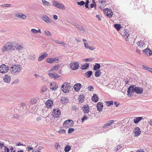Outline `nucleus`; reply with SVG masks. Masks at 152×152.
<instances>
[{"label": "nucleus", "mask_w": 152, "mask_h": 152, "mask_svg": "<svg viewBox=\"0 0 152 152\" xmlns=\"http://www.w3.org/2000/svg\"><path fill=\"white\" fill-rule=\"evenodd\" d=\"M143 88L136 86L135 85H130L128 88L127 90V95L129 97L133 96V93L135 92L137 94H141L143 92Z\"/></svg>", "instance_id": "1"}, {"label": "nucleus", "mask_w": 152, "mask_h": 152, "mask_svg": "<svg viewBox=\"0 0 152 152\" xmlns=\"http://www.w3.org/2000/svg\"><path fill=\"white\" fill-rule=\"evenodd\" d=\"M22 66L18 64L14 65L10 68V71L13 74H18L21 71Z\"/></svg>", "instance_id": "2"}, {"label": "nucleus", "mask_w": 152, "mask_h": 152, "mask_svg": "<svg viewBox=\"0 0 152 152\" xmlns=\"http://www.w3.org/2000/svg\"><path fill=\"white\" fill-rule=\"evenodd\" d=\"M69 84L67 82H64L61 86V90L64 93L69 92L71 88Z\"/></svg>", "instance_id": "3"}, {"label": "nucleus", "mask_w": 152, "mask_h": 152, "mask_svg": "<svg viewBox=\"0 0 152 152\" xmlns=\"http://www.w3.org/2000/svg\"><path fill=\"white\" fill-rule=\"evenodd\" d=\"M74 122L72 120L68 119L64 121L63 126L66 128H68L72 126Z\"/></svg>", "instance_id": "4"}, {"label": "nucleus", "mask_w": 152, "mask_h": 152, "mask_svg": "<svg viewBox=\"0 0 152 152\" xmlns=\"http://www.w3.org/2000/svg\"><path fill=\"white\" fill-rule=\"evenodd\" d=\"M53 5V6L59 9H65L64 6L62 3H59L55 0L52 1Z\"/></svg>", "instance_id": "5"}, {"label": "nucleus", "mask_w": 152, "mask_h": 152, "mask_svg": "<svg viewBox=\"0 0 152 152\" xmlns=\"http://www.w3.org/2000/svg\"><path fill=\"white\" fill-rule=\"evenodd\" d=\"M70 67L73 70H75L79 68V64L78 62H72L70 64Z\"/></svg>", "instance_id": "6"}, {"label": "nucleus", "mask_w": 152, "mask_h": 152, "mask_svg": "<svg viewBox=\"0 0 152 152\" xmlns=\"http://www.w3.org/2000/svg\"><path fill=\"white\" fill-rule=\"evenodd\" d=\"M114 122V120H111L108 121V123L104 125L102 127V129L103 131V132H106L108 131L110 129L107 130H105V129H108L109 128V126H110ZM111 128L110 129H111Z\"/></svg>", "instance_id": "7"}, {"label": "nucleus", "mask_w": 152, "mask_h": 152, "mask_svg": "<svg viewBox=\"0 0 152 152\" xmlns=\"http://www.w3.org/2000/svg\"><path fill=\"white\" fill-rule=\"evenodd\" d=\"M61 114V111L59 109L56 108L53 110V116L54 118H58L60 116Z\"/></svg>", "instance_id": "8"}, {"label": "nucleus", "mask_w": 152, "mask_h": 152, "mask_svg": "<svg viewBox=\"0 0 152 152\" xmlns=\"http://www.w3.org/2000/svg\"><path fill=\"white\" fill-rule=\"evenodd\" d=\"M9 70V67L5 64H2L0 66V72L4 73L7 72Z\"/></svg>", "instance_id": "9"}, {"label": "nucleus", "mask_w": 152, "mask_h": 152, "mask_svg": "<svg viewBox=\"0 0 152 152\" xmlns=\"http://www.w3.org/2000/svg\"><path fill=\"white\" fill-rule=\"evenodd\" d=\"M49 87L50 89L55 91L58 88V85L57 83L53 82L50 83Z\"/></svg>", "instance_id": "10"}, {"label": "nucleus", "mask_w": 152, "mask_h": 152, "mask_svg": "<svg viewBox=\"0 0 152 152\" xmlns=\"http://www.w3.org/2000/svg\"><path fill=\"white\" fill-rule=\"evenodd\" d=\"M133 132L135 134L134 136L135 137H137L140 135L141 133V131L140 130V129L138 127H137L134 129Z\"/></svg>", "instance_id": "11"}, {"label": "nucleus", "mask_w": 152, "mask_h": 152, "mask_svg": "<svg viewBox=\"0 0 152 152\" xmlns=\"http://www.w3.org/2000/svg\"><path fill=\"white\" fill-rule=\"evenodd\" d=\"M14 15L15 17L23 19H25L26 18V15L20 13H15Z\"/></svg>", "instance_id": "12"}, {"label": "nucleus", "mask_w": 152, "mask_h": 152, "mask_svg": "<svg viewBox=\"0 0 152 152\" xmlns=\"http://www.w3.org/2000/svg\"><path fill=\"white\" fill-rule=\"evenodd\" d=\"M42 18L47 23H51L52 22V20L46 15L43 16Z\"/></svg>", "instance_id": "13"}, {"label": "nucleus", "mask_w": 152, "mask_h": 152, "mask_svg": "<svg viewBox=\"0 0 152 152\" xmlns=\"http://www.w3.org/2000/svg\"><path fill=\"white\" fill-rule=\"evenodd\" d=\"M46 107L48 108H50L53 105V101L50 99H48L46 102Z\"/></svg>", "instance_id": "14"}, {"label": "nucleus", "mask_w": 152, "mask_h": 152, "mask_svg": "<svg viewBox=\"0 0 152 152\" xmlns=\"http://www.w3.org/2000/svg\"><path fill=\"white\" fill-rule=\"evenodd\" d=\"M7 47L8 50H10L11 49L15 50V49L14 48V44L15 43L13 42H9L7 44Z\"/></svg>", "instance_id": "15"}, {"label": "nucleus", "mask_w": 152, "mask_h": 152, "mask_svg": "<svg viewBox=\"0 0 152 152\" xmlns=\"http://www.w3.org/2000/svg\"><path fill=\"white\" fill-rule=\"evenodd\" d=\"M48 75L50 77L53 78L55 79L60 77L59 75L55 73H49Z\"/></svg>", "instance_id": "16"}, {"label": "nucleus", "mask_w": 152, "mask_h": 152, "mask_svg": "<svg viewBox=\"0 0 152 152\" xmlns=\"http://www.w3.org/2000/svg\"><path fill=\"white\" fill-rule=\"evenodd\" d=\"M103 107V104L100 102H98L96 105L97 110L99 111H101Z\"/></svg>", "instance_id": "17"}, {"label": "nucleus", "mask_w": 152, "mask_h": 152, "mask_svg": "<svg viewBox=\"0 0 152 152\" xmlns=\"http://www.w3.org/2000/svg\"><path fill=\"white\" fill-rule=\"evenodd\" d=\"M105 13H107V15L109 17H111L113 15V13L112 11L110 9L108 8L106 9V10H104Z\"/></svg>", "instance_id": "18"}, {"label": "nucleus", "mask_w": 152, "mask_h": 152, "mask_svg": "<svg viewBox=\"0 0 152 152\" xmlns=\"http://www.w3.org/2000/svg\"><path fill=\"white\" fill-rule=\"evenodd\" d=\"M3 80L5 82L9 83L11 80V77L9 75H6L3 77Z\"/></svg>", "instance_id": "19"}, {"label": "nucleus", "mask_w": 152, "mask_h": 152, "mask_svg": "<svg viewBox=\"0 0 152 152\" xmlns=\"http://www.w3.org/2000/svg\"><path fill=\"white\" fill-rule=\"evenodd\" d=\"M81 85L80 83H77L74 86V89L76 91H78L80 89Z\"/></svg>", "instance_id": "20"}, {"label": "nucleus", "mask_w": 152, "mask_h": 152, "mask_svg": "<svg viewBox=\"0 0 152 152\" xmlns=\"http://www.w3.org/2000/svg\"><path fill=\"white\" fill-rule=\"evenodd\" d=\"M83 110L84 113H88L89 111L88 105H84L83 107Z\"/></svg>", "instance_id": "21"}, {"label": "nucleus", "mask_w": 152, "mask_h": 152, "mask_svg": "<svg viewBox=\"0 0 152 152\" xmlns=\"http://www.w3.org/2000/svg\"><path fill=\"white\" fill-rule=\"evenodd\" d=\"M47 56L48 54L46 53H44V54L39 56L38 58V61H41Z\"/></svg>", "instance_id": "22"}, {"label": "nucleus", "mask_w": 152, "mask_h": 152, "mask_svg": "<svg viewBox=\"0 0 152 152\" xmlns=\"http://www.w3.org/2000/svg\"><path fill=\"white\" fill-rule=\"evenodd\" d=\"M98 97L96 94H94L92 98V100L95 102H96L98 101Z\"/></svg>", "instance_id": "23"}, {"label": "nucleus", "mask_w": 152, "mask_h": 152, "mask_svg": "<svg viewBox=\"0 0 152 152\" xmlns=\"http://www.w3.org/2000/svg\"><path fill=\"white\" fill-rule=\"evenodd\" d=\"M143 52L147 55L150 56L152 55V52L149 49H146L143 50Z\"/></svg>", "instance_id": "24"}, {"label": "nucleus", "mask_w": 152, "mask_h": 152, "mask_svg": "<svg viewBox=\"0 0 152 152\" xmlns=\"http://www.w3.org/2000/svg\"><path fill=\"white\" fill-rule=\"evenodd\" d=\"M142 117H136L135 119H134V122L135 124L138 123L142 119Z\"/></svg>", "instance_id": "25"}, {"label": "nucleus", "mask_w": 152, "mask_h": 152, "mask_svg": "<svg viewBox=\"0 0 152 152\" xmlns=\"http://www.w3.org/2000/svg\"><path fill=\"white\" fill-rule=\"evenodd\" d=\"M89 66V64L88 63H85V64H81V69H82L84 70L87 69Z\"/></svg>", "instance_id": "26"}, {"label": "nucleus", "mask_w": 152, "mask_h": 152, "mask_svg": "<svg viewBox=\"0 0 152 152\" xmlns=\"http://www.w3.org/2000/svg\"><path fill=\"white\" fill-rule=\"evenodd\" d=\"M61 101L63 104H66L68 102V98L66 97H63L62 99L61 100Z\"/></svg>", "instance_id": "27"}, {"label": "nucleus", "mask_w": 152, "mask_h": 152, "mask_svg": "<svg viewBox=\"0 0 152 152\" xmlns=\"http://www.w3.org/2000/svg\"><path fill=\"white\" fill-rule=\"evenodd\" d=\"M59 66L58 65L54 66H53L49 70L50 72H53L55 70H57L59 68Z\"/></svg>", "instance_id": "28"}, {"label": "nucleus", "mask_w": 152, "mask_h": 152, "mask_svg": "<svg viewBox=\"0 0 152 152\" xmlns=\"http://www.w3.org/2000/svg\"><path fill=\"white\" fill-rule=\"evenodd\" d=\"M101 67L100 65L99 64L96 63L95 65L94 66V69L95 70H97L99 69Z\"/></svg>", "instance_id": "29"}, {"label": "nucleus", "mask_w": 152, "mask_h": 152, "mask_svg": "<svg viewBox=\"0 0 152 152\" xmlns=\"http://www.w3.org/2000/svg\"><path fill=\"white\" fill-rule=\"evenodd\" d=\"M137 45L138 46H140V48L143 47L145 46V43L143 41H139L137 43Z\"/></svg>", "instance_id": "30"}, {"label": "nucleus", "mask_w": 152, "mask_h": 152, "mask_svg": "<svg viewBox=\"0 0 152 152\" xmlns=\"http://www.w3.org/2000/svg\"><path fill=\"white\" fill-rule=\"evenodd\" d=\"M92 72L91 71H89L86 72L85 75L87 76V77L89 78L90 77L92 74Z\"/></svg>", "instance_id": "31"}, {"label": "nucleus", "mask_w": 152, "mask_h": 152, "mask_svg": "<svg viewBox=\"0 0 152 152\" xmlns=\"http://www.w3.org/2000/svg\"><path fill=\"white\" fill-rule=\"evenodd\" d=\"M101 74V72L100 70H96L95 72V76L96 77H98L100 76Z\"/></svg>", "instance_id": "32"}, {"label": "nucleus", "mask_w": 152, "mask_h": 152, "mask_svg": "<svg viewBox=\"0 0 152 152\" xmlns=\"http://www.w3.org/2000/svg\"><path fill=\"white\" fill-rule=\"evenodd\" d=\"M23 48V47L21 45H18L16 46H15L14 47V48L15 49H16L18 51H19Z\"/></svg>", "instance_id": "33"}, {"label": "nucleus", "mask_w": 152, "mask_h": 152, "mask_svg": "<svg viewBox=\"0 0 152 152\" xmlns=\"http://www.w3.org/2000/svg\"><path fill=\"white\" fill-rule=\"evenodd\" d=\"M71 149V147L69 145H67L64 148V151L65 152H69Z\"/></svg>", "instance_id": "34"}, {"label": "nucleus", "mask_w": 152, "mask_h": 152, "mask_svg": "<svg viewBox=\"0 0 152 152\" xmlns=\"http://www.w3.org/2000/svg\"><path fill=\"white\" fill-rule=\"evenodd\" d=\"M84 98L85 97L84 96L82 95L80 96L79 97V102L80 103H82L84 100Z\"/></svg>", "instance_id": "35"}, {"label": "nucleus", "mask_w": 152, "mask_h": 152, "mask_svg": "<svg viewBox=\"0 0 152 152\" xmlns=\"http://www.w3.org/2000/svg\"><path fill=\"white\" fill-rule=\"evenodd\" d=\"M53 41H54L56 43L61 44L63 45H66V44L63 42L60 41L59 40H53Z\"/></svg>", "instance_id": "36"}, {"label": "nucleus", "mask_w": 152, "mask_h": 152, "mask_svg": "<svg viewBox=\"0 0 152 152\" xmlns=\"http://www.w3.org/2000/svg\"><path fill=\"white\" fill-rule=\"evenodd\" d=\"M42 2L44 5L49 6L50 5V3L45 0H42Z\"/></svg>", "instance_id": "37"}, {"label": "nucleus", "mask_w": 152, "mask_h": 152, "mask_svg": "<svg viewBox=\"0 0 152 152\" xmlns=\"http://www.w3.org/2000/svg\"><path fill=\"white\" fill-rule=\"evenodd\" d=\"M44 33L45 35L48 36H52V34L50 33V32L48 30H45L44 31Z\"/></svg>", "instance_id": "38"}, {"label": "nucleus", "mask_w": 152, "mask_h": 152, "mask_svg": "<svg viewBox=\"0 0 152 152\" xmlns=\"http://www.w3.org/2000/svg\"><path fill=\"white\" fill-rule=\"evenodd\" d=\"M114 27L118 31H119L121 28V26L119 24H115L114 25Z\"/></svg>", "instance_id": "39"}, {"label": "nucleus", "mask_w": 152, "mask_h": 152, "mask_svg": "<svg viewBox=\"0 0 152 152\" xmlns=\"http://www.w3.org/2000/svg\"><path fill=\"white\" fill-rule=\"evenodd\" d=\"M46 62L48 63L52 64L53 63V58H49L46 59Z\"/></svg>", "instance_id": "40"}, {"label": "nucleus", "mask_w": 152, "mask_h": 152, "mask_svg": "<svg viewBox=\"0 0 152 152\" xmlns=\"http://www.w3.org/2000/svg\"><path fill=\"white\" fill-rule=\"evenodd\" d=\"M76 26L77 28H78V29L80 31H83L84 30V29L83 27L78 24L76 25Z\"/></svg>", "instance_id": "41"}, {"label": "nucleus", "mask_w": 152, "mask_h": 152, "mask_svg": "<svg viewBox=\"0 0 152 152\" xmlns=\"http://www.w3.org/2000/svg\"><path fill=\"white\" fill-rule=\"evenodd\" d=\"M46 91L47 89L46 87L45 86H44L42 88L41 91L40 92L41 93H43L44 92H45Z\"/></svg>", "instance_id": "42"}, {"label": "nucleus", "mask_w": 152, "mask_h": 152, "mask_svg": "<svg viewBox=\"0 0 152 152\" xmlns=\"http://www.w3.org/2000/svg\"><path fill=\"white\" fill-rule=\"evenodd\" d=\"M30 102L32 104H34L36 102L37 100L36 99L33 98L30 100Z\"/></svg>", "instance_id": "43"}, {"label": "nucleus", "mask_w": 152, "mask_h": 152, "mask_svg": "<svg viewBox=\"0 0 152 152\" xmlns=\"http://www.w3.org/2000/svg\"><path fill=\"white\" fill-rule=\"evenodd\" d=\"M106 103L107 105V106L108 107H109L111 105H113V101H107L106 102Z\"/></svg>", "instance_id": "44"}, {"label": "nucleus", "mask_w": 152, "mask_h": 152, "mask_svg": "<svg viewBox=\"0 0 152 152\" xmlns=\"http://www.w3.org/2000/svg\"><path fill=\"white\" fill-rule=\"evenodd\" d=\"M75 130L73 128H69L68 129V133L69 134H70L73 132Z\"/></svg>", "instance_id": "45"}, {"label": "nucleus", "mask_w": 152, "mask_h": 152, "mask_svg": "<svg viewBox=\"0 0 152 152\" xmlns=\"http://www.w3.org/2000/svg\"><path fill=\"white\" fill-rule=\"evenodd\" d=\"M11 6V4H2L1 5V7H10Z\"/></svg>", "instance_id": "46"}, {"label": "nucleus", "mask_w": 152, "mask_h": 152, "mask_svg": "<svg viewBox=\"0 0 152 152\" xmlns=\"http://www.w3.org/2000/svg\"><path fill=\"white\" fill-rule=\"evenodd\" d=\"M85 3L83 1H81L80 2H78L77 3V4L79 5H80V6H83L85 4Z\"/></svg>", "instance_id": "47"}, {"label": "nucleus", "mask_w": 152, "mask_h": 152, "mask_svg": "<svg viewBox=\"0 0 152 152\" xmlns=\"http://www.w3.org/2000/svg\"><path fill=\"white\" fill-rule=\"evenodd\" d=\"M124 33L125 34H124V36L126 40H127L128 39V37L129 36V34H128L127 33H125L124 32Z\"/></svg>", "instance_id": "48"}, {"label": "nucleus", "mask_w": 152, "mask_h": 152, "mask_svg": "<svg viewBox=\"0 0 152 152\" xmlns=\"http://www.w3.org/2000/svg\"><path fill=\"white\" fill-rule=\"evenodd\" d=\"M8 50V49L7 48V47H6V46H4L3 48L2 49V52H5L6 51H7Z\"/></svg>", "instance_id": "49"}, {"label": "nucleus", "mask_w": 152, "mask_h": 152, "mask_svg": "<svg viewBox=\"0 0 152 152\" xmlns=\"http://www.w3.org/2000/svg\"><path fill=\"white\" fill-rule=\"evenodd\" d=\"M94 59L91 58H89L84 59V60L86 62H89L92 61Z\"/></svg>", "instance_id": "50"}, {"label": "nucleus", "mask_w": 152, "mask_h": 152, "mask_svg": "<svg viewBox=\"0 0 152 152\" xmlns=\"http://www.w3.org/2000/svg\"><path fill=\"white\" fill-rule=\"evenodd\" d=\"M88 118L86 117V115H84L83 117V118L82 119V122H83L85 121L86 120L88 119Z\"/></svg>", "instance_id": "51"}, {"label": "nucleus", "mask_w": 152, "mask_h": 152, "mask_svg": "<svg viewBox=\"0 0 152 152\" xmlns=\"http://www.w3.org/2000/svg\"><path fill=\"white\" fill-rule=\"evenodd\" d=\"M142 67L143 69H144L148 71H149V70L150 69V68H148L146 66H145V65H143L142 66Z\"/></svg>", "instance_id": "52"}, {"label": "nucleus", "mask_w": 152, "mask_h": 152, "mask_svg": "<svg viewBox=\"0 0 152 152\" xmlns=\"http://www.w3.org/2000/svg\"><path fill=\"white\" fill-rule=\"evenodd\" d=\"M94 89L93 86H89L88 88V90L89 91H93L94 90Z\"/></svg>", "instance_id": "53"}, {"label": "nucleus", "mask_w": 152, "mask_h": 152, "mask_svg": "<svg viewBox=\"0 0 152 152\" xmlns=\"http://www.w3.org/2000/svg\"><path fill=\"white\" fill-rule=\"evenodd\" d=\"M4 152H9V148H7L6 146L4 147Z\"/></svg>", "instance_id": "54"}, {"label": "nucleus", "mask_w": 152, "mask_h": 152, "mask_svg": "<svg viewBox=\"0 0 152 152\" xmlns=\"http://www.w3.org/2000/svg\"><path fill=\"white\" fill-rule=\"evenodd\" d=\"M58 133L60 134H64L65 133V131L64 129H61L58 132Z\"/></svg>", "instance_id": "55"}, {"label": "nucleus", "mask_w": 152, "mask_h": 152, "mask_svg": "<svg viewBox=\"0 0 152 152\" xmlns=\"http://www.w3.org/2000/svg\"><path fill=\"white\" fill-rule=\"evenodd\" d=\"M60 145L58 143H56L55 145V147L56 148V149H58V148H59L60 147Z\"/></svg>", "instance_id": "56"}, {"label": "nucleus", "mask_w": 152, "mask_h": 152, "mask_svg": "<svg viewBox=\"0 0 152 152\" xmlns=\"http://www.w3.org/2000/svg\"><path fill=\"white\" fill-rule=\"evenodd\" d=\"M122 147V145H119L116 147V151H117L119 150Z\"/></svg>", "instance_id": "57"}, {"label": "nucleus", "mask_w": 152, "mask_h": 152, "mask_svg": "<svg viewBox=\"0 0 152 152\" xmlns=\"http://www.w3.org/2000/svg\"><path fill=\"white\" fill-rule=\"evenodd\" d=\"M53 63H54V62H57L58 61V59L57 58H55L53 59Z\"/></svg>", "instance_id": "58"}, {"label": "nucleus", "mask_w": 152, "mask_h": 152, "mask_svg": "<svg viewBox=\"0 0 152 152\" xmlns=\"http://www.w3.org/2000/svg\"><path fill=\"white\" fill-rule=\"evenodd\" d=\"M77 109V107L76 106H74L72 108V110L73 111H75Z\"/></svg>", "instance_id": "59"}, {"label": "nucleus", "mask_w": 152, "mask_h": 152, "mask_svg": "<svg viewBox=\"0 0 152 152\" xmlns=\"http://www.w3.org/2000/svg\"><path fill=\"white\" fill-rule=\"evenodd\" d=\"M19 80L18 79H17L15 80L13 82V84H17L19 83Z\"/></svg>", "instance_id": "60"}, {"label": "nucleus", "mask_w": 152, "mask_h": 152, "mask_svg": "<svg viewBox=\"0 0 152 152\" xmlns=\"http://www.w3.org/2000/svg\"><path fill=\"white\" fill-rule=\"evenodd\" d=\"M31 31L34 33H36L37 30L34 28L32 29L31 30Z\"/></svg>", "instance_id": "61"}, {"label": "nucleus", "mask_w": 152, "mask_h": 152, "mask_svg": "<svg viewBox=\"0 0 152 152\" xmlns=\"http://www.w3.org/2000/svg\"><path fill=\"white\" fill-rule=\"evenodd\" d=\"M84 44L85 47L87 49H88L89 46H88V44L85 42L84 43Z\"/></svg>", "instance_id": "62"}, {"label": "nucleus", "mask_w": 152, "mask_h": 152, "mask_svg": "<svg viewBox=\"0 0 152 152\" xmlns=\"http://www.w3.org/2000/svg\"><path fill=\"white\" fill-rule=\"evenodd\" d=\"M4 146V143H1L0 142V147L1 149H2V148Z\"/></svg>", "instance_id": "63"}, {"label": "nucleus", "mask_w": 152, "mask_h": 152, "mask_svg": "<svg viewBox=\"0 0 152 152\" xmlns=\"http://www.w3.org/2000/svg\"><path fill=\"white\" fill-rule=\"evenodd\" d=\"M53 17L55 20H57L58 18L57 16L55 15H53Z\"/></svg>", "instance_id": "64"}]
</instances>
